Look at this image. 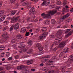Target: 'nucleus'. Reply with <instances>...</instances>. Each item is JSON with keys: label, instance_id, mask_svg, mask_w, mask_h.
I'll list each match as a JSON object with an SVG mask.
<instances>
[{"label": "nucleus", "instance_id": "1", "mask_svg": "<svg viewBox=\"0 0 73 73\" xmlns=\"http://www.w3.org/2000/svg\"><path fill=\"white\" fill-rule=\"evenodd\" d=\"M46 27H43L42 29L40 31L42 33H43V34H42V36H40L39 37V40H43L45 37L48 34V32H46Z\"/></svg>", "mask_w": 73, "mask_h": 73}, {"label": "nucleus", "instance_id": "2", "mask_svg": "<svg viewBox=\"0 0 73 73\" xmlns=\"http://www.w3.org/2000/svg\"><path fill=\"white\" fill-rule=\"evenodd\" d=\"M57 12V10L53 11H49L48 12V14H44V13L42 14L41 15L42 16H43L45 17L44 18H49V17H50V15H53L54 13Z\"/></svg>", "mask_w": 73, "mask_h": 73}, {"label": "nucleus", "instance_id": "3", "mask_svg": "<svg viewBox=\"0 0 73 73\" xmlns=\"http://www.w3.org/2000/svg\"><path fill=\"white\" fill-rule=\"evenodd\" d=\"M73 61V54L72 55L69 57L68 59V62H67L64 63V65H65L66 67L67 66H70V61Z\"/></svg>", "mask_w": 73, "mask_h": 73}, {"label": "nucleus", "instance_id": "4", "mask_svg": "<svg viewBox=\"0 0 73 73\" xmlns=\"http://www.w3.org/2000/svg\"><path fill=\"white\" fill-rule=\"evenodd\" d=\"M2 37H4L5 38V40H7L8 38H9V36L8 35V34L7 33H3L2 34Z\"/></svg>", "mask_w": 73, "mask_h": 73}, {"label": "nucleus", "instance_id": "5", "mask_svg": "<svg viewBox=\"0 0 73 73\" xmlns=\"http://www.w3.org/2000/svg\"><path fill=\"white\" fill-rule=\"evenodd\" d=\"M36 46L38 47V49L40 51H42L43 50V47L41 46V44H37L36 45Z\"/></svg>", "mask_w": 73, "mask_h": 73}, {"label": "nucleus", "instance_id": "6", "mask_svg": "<svg viewBox=\"0 0 73 73\" xmlns=\"http://www.w3.org/2000/svg\"><path fill=\"white\" fill-rule=\"evenodd\" d=\"M19 17H16V18H13L12 19V20L11 21L12 23H15V22H18V20H19Z\"/></svg>", "mask_w": 73, "mask_h": 73}, {"label": "nucleus", "instance_id": "7", "mask_svg": "<svg viewBox=\"0 0 73 73\" xmlns=\"http://www.w3.org/2000/svg\"><path fill=\"white\" fill-rule=\"evenodd\" d=\"M33 60H28L27 61L26 64L27 65H31L33 64Z\"/></svg>", "mask_w": 73, "mask_h": 73}, {"label": "nucleus", "instance_id": "8", "mask_svg": "<svg viewBox=\"0 0 73 73\" xmlns=\"http://www.w3.org/2000/svg\"><path fill=\"white\" fill-rule=\"evenodd\" d=\"M65 42H63L59 44V48H62L65 45Z\"/></svg>", "mask_w": 73, "mask_h": 73}, {"label": "nucleus", "instance_id": "9", "mask_svg": "<svg viewBox=\"0 0 73 73\" xmlns=\"http://www.w3.org/2000/svg\"><path fill=\"white\" fill-rule=\"evenodd\" d=\"M69 16V14L68 13L66 15L63 16L61 18V20H64V19H65L66 18H68V17Z\"/></svg>", "mask_w": 73, "mask_h": 73}, {"label": "nucleus", "instance_id": "10", "mask_svg": "<svg viewBox=\"0 0 73 73\" xmlns=\"http://www.w3.org/2000/svg\"><path fill=\"white\" fill-rule=\"evenodd\" d=\"M19 24L18 23H16L15 25H14V29H15V30H17V29H19Z\"/></svg>", "mask_w": 73, "mask_h": 73}, {"label": "nucleus", "instance_id": "11", "mask_svg": "<svg viewBox=\"0 0 73 73\" xmlns=\"http://www.w3.org/2000/svg\"><path fill=\"white\" fill-rule=\"evenodd\" d=\"M26 6L27 8H31V6L30 3L28 2H26Z\"/></svg>", "mask_w": 73, "mask_h": 73}, {"label": "nucleus", "instance_id": "12", "mask_svg": "<svg viewBox=\"0 0 73 73\" xmlns=\"http://www.w3.org/2000/svg\"><path fill=\"white\" fill-rule=\"evenodd\" d=\"M63 52L64 53H67V52H69V48L68 47L65 48L63 50Z\"/></svg>", "mask_w": 73, "mask_h": 73}, {"label": "nucleus", "instance_id": "13", "mask_svg": "<svg viewBox=\"0 0 73 73\" xmlns=\"http://www.w3.org/2000/svg\"><path fill=\"white\" fill-rule=\"evenodd\" d=\"M34 12H35L34 9H31L29 11V15H32V14H33V13H34Z\"/></svg>", "mask_w": 73, "mask_h": 73}, {"label": "nucleus", "instance_id": "14", "mask_svg": "<svg viewBox=\"0 0 73 73\" xmlns=\"http://www.w3.org/2000/svg\"><path fill=\"white\" fill-rule=\"evenodd\" d=\"M4 11L3 10H1L0 12V17L2 16L3 17L4 15Z\"/></svg>", "mask_w": 73, "mask_h": 73}, {"label": "nucleus", "instance_id": "15", "mask_svg": "<svg viewBox=\"0 0 73 73\" xmlns=\"http://www.w3.org/2000/svg\"><path fill=\"white\" fill-rule=\"evenodd\" d=\"M22 37V36L20 35H18L17 36V38L18 39V40H20V39H21Z\"/></svg>", "mask_w": 73, "mask_h": 73}, {"label": "nucleus", "instance_id": "16", "mask_svg": "<svg viewBox=\"0 0 73 73\" xmlns=\"http://www.w3.org/2000/svg\"><path fill=\"white\" fill-rule=\"evenodd\" d=\"M29 72V70H27L23 68V73H28Z\"/></svg>", "mask_w": 73, "mask_h": 73}, {"label": "nucleus", "instance_id": "17", "mask_svg": "<svg viewBox=\"0 0 73 73\" xmlns=\"http://www.w3.org/2000/svg\"><path fill=\"white\" fill-rule=\"evenodd\" d=\"M64 52H62L59 55V57H64Z\"/></svg>", "mask_w": 73, "mask_h": 73}, {"label": "nucleus", "instance_id": "18", "mask_svg": "<svg viewBox=\"0 0 73 73\" xmlns=\"http://www.w3.org/2000/svg\"><path fill=\"white\" fill-rule=\"evenodd\" d=\"M50 23V21L49 20H45L44 22V24H49Z\"/></svg>", "mask_w": 73, "mask_h": 73}, {"label": "nucleus", "instance_id": "19", "mask_svg": "<svg viewBox=\"0 0 73 73\" xmlns=\"http://www.w3.org/2000/svg\"><path fill=\"white\" fill-rule=\"evenodd\" d=\"M17 69H18V70H20V69H24V68H23V66H19L18 67H17Z\"/></svg>", "mask_w": 73, "mask_h": 73}, {"label": "nucleus", "instance_id": "20", "mask_svg": "<svg viewBox=\"0 0 73 73\" xmlns=\"http://www.w3.org/2000/svg\"><path fill=\"white\" fill-rule=\"evenodd\" d=\"M51 23L52 24H55L56 23V21L54 19H52L51 20Z\"/></svg>", "mask_w": 73, "mask_h": 73}, {"label": "nucleus", "instance_id": "21", "mask_svg": "<svg viewBox=\"0 0 73 73\" xmlns=\"http://www.w3.org/2000/svg\"><path fill=\"white\" fill-rule=\"evenodd\" d=\"M73 30L71 31L70 32L68 33V34L69 35V36H71L73 34Z\"/></svg>", "mask_w": 73, "mask_h": 73}, {"label": "nucleus", "instance_id": "22", "mask_svg": "<svg viewBox=\"0 0 73 73\" xmlns=\"http://www.w3.org/2000/svg\"><path fill=\"white\" fill-rule=\"evenodd\" d=\"M27 44L30 45H31L32 44V40H29L27 42Z\"/></svg>", "mask_w": 73, "mask_h": 73}, {"label": "nucleus", "instance_id": "23", "mask_svg": "<svg viewBox=\"0 0 73 73\" xmlns=\"http://www.w3.org/2000/svg\"><path fill=\"white\" fill-rule=\"evenodd\" d=\"M14 25H13L9 29V31H10V32H11V31H12L13 29L14 28Z\"/></svg>", "mask_w": 73, "mask_h": 73}, {"label": "nucleus", "instance_id": "24", "mask_svg": "<svg viewBox=\"0 0 73 73\" xmlns=\"http://www.w3.org/2000/svg\"><path fill=\"white\" fill-rule=\"evenodd\" d=\"M25 46H22L21 47V48L22 49H23V50H22V51H24V52H25V51H27V50H26V49H24V48H25Z\"/></svg>", "mask_w": 73, "mask_h": 73}, {"label": "nucleus", "instance_id": "25", "mask_svg": "<svg viewBox=\"0 0 73 73\" xmlns=\"http://www.w3.org/2000/svg\"><path fill=\"white\" fill-rule=\"evenodd\" d=\"M23 29V28L20 31V32L21 33H24V32H25L26 31V29Z\"/></svg>", "mask_w": 73, "mask_h": 73}, {"label": "nucleus", "instance_id": "26", "mask_svg": "<svg viewBox=\"0 0 73 73\" xmlns=\"http://www.w3.org/2000/svg\"><path fill=\"white\" fill-rule=\"evenodd\" d=\"M11 13L12 15H14L16 13V11H12Z\"/></svg>", "mask_w": 73, "mask_h": 73}, {"label": "nucleus", "instance_id": "27", "mask_svg": "<svg viewBox=\"0 0 73 73\" xmlns=\"http://www.w3.org/2000/svg\"><path fill=\"white\" fill-rule=\"evenodd\" d=\"M62 37H58V38H56L55 39V40H62Z\"/></svg>", "mask_w": 73, "mask_h": 73}, {"label": "nucleus", "instance_id": "28", "mask_svg": "<svg viewBox=\"0 0 73 73\" xmlns=\"http://www.w3.org/2000/svg\"><path fill=\"white\" fill-rule=\"evenodd\" d=\"M4 49V46H0V50H3Z\"/></svg>", "mask_w": 73, "mask_h": 73}, {"label": "nucleus", "instance_id": "29", "mask_svg": "<svg viewBox=\"0 0 73 73\" xmlns=\"http://www.w3.org/2000/svg\"><path fill=\"white\" fill-rule=\"evenodd\" d=\"M4 19H5V17H2L1 18V19H0V21L1 22L3 21L4 20Z\"/></svg>", "mask_w": 73, "mask_h": 73}, {"label": "nucleus", "instance_id": "30", "mask_svg": "<svg viewBox=\"0 0 73 73\" xmlns=\"http://www.w3.org/2000/svg\"><path fill=\"white\" fill-rule=\"evenodd\" d=\"M41 5L44 6V5H47V4H46V2H43V3L41 4Z\"/></svg>", "mask_w": 73, "mask_h": 73}, {"label": "nucleus", "instance_id": "31", "mask_svg": "<svg viewBox=\"0 0 73 73\" xmlns=\"http://www.w3.org/2000/svg\"><path fill=\"white\" fill-rule=\"evenodd\" d=\"M62 30H60L58 31L57 33H59V34L61 35V33H62Z\"/></svg>", "mask_w": 73, "mask_h": 73}, {"label": "nucleus", "instance_id": "32", "mask_svg": "<svg viewBox=\"0 0 73 73\" xmlns=\"http://www.w3.org/2000/svg\"><path fill=\"white\" fill-rule=\"evenodd\" d=\"M57 5H61V2H60V1H58V2H57L56 3Z\"/></svg>", "mask_w": 73, "mask_h": 73}, {"label": "nucleus", "instance_id": "33", "mask_svg": "<svg viewBox=\"0 0 73 73\" xmlns=\"http://www.w3.org/2000/svg\"><path fill=\"white\" fill-rule=\"evenodd\" d=\"M51 60H53L54 61H56V58L55 57H53L51 59Z\"/></svg>", "mask_w": 73, "mask_h": 73}, {"label": "nucleus", "instance_id": "34", "mask_svg": "<svg viewBox=\"0 0 73 73\" xmlns=\"http://www.w3.org/2000/svg\"><path fill=\"white\" fill-rule=\"evenodd\" d=\"M16 1V0H11V3L13 4Z\"/></svg>", "mask_w": 73, "mask_h": 73}, {"label": "nucleus", "instance_id": "35", "mask_svg": "<svg viewBox=\"0 0 73 73\" xmlns=\"http://www.w3.org/2000/svg\"><path fill=\"white\" fill-rule=\"evenodd\" d=\"M10 54L9 52H7L6 54V55L7 57H9Z\"/></svg>", "mask_w": 73, "mask_h": 73}, {"label": "nucleus", "instance_id": "36", "mask_svg": "<svg viewBox=\"0 0 73 73\" xmlns=\"http://www.w3.org/2000/svg\"><path fill=\"white\" fill-rule=\"evenodd\" d=\"M32 50H29L28 52H27V54H29L30 53H32Z\"/></svg>", "mask_w": 73, "mask_h": 73}, {"label": "nucleus", "instance_id": "37", "mask_svg": "<svg viewBox=\"0 0 73 73\" xmlns=\"http://www.w3.org/2000/svg\"><path fill=\"white\" fill-rule=\"evenodd\" d=\"M29 34V32H28L27 31L26 32L25 36H28V35Z\"/></svg>", "mask_w": 73, "mask_h": 73}, {"label": "nucleus", "instance_id": "38", "mask_svg": "<svg viewBox=\"0 0 73 73\" xmlns=\"http://www.w3.org/2000/svg\"><path fill=\"white\" fill-rule=\"evenodd\" d=\"M64 69H65V68L64 67L62 68V73H64V72H65Z\"/></svg>", "mask_w": 73, "mask_h": 73}, {"label": "nucleus", "instance_id": "39", "mask_svg": "<svg viewBox=\"0 0 73 73\" xmlns=\"http://www.w3.org/2000/svg\"><path fill=\"white\" fill-rule=\"evenodd\" d=\"M60 34H59V33H56V35H55V36H56V37H59V36H60Z\"/></svg>", "mask_w": 73, "mask_h": 73}, {"label": "nucleus", "instance_id": "40", "mask_svg": "<svg viewBox=\"0 0 73 73\" xmlns=\"http://www.w3.org/2000/svg\"><path fill=\"white\" fill-rule=\"evenodd\" d=\"M50 57L49 55H47L45 56L44 57L42 58H49Z\"/></svg>", "mask_w": 73, "mask_h": 73}, {"label": "nucleus", "instance_id": "41", "mask_svg": "<svg viewBox=\"0 0 73 73\" xmlns=\"http://www.w3.org/2000/svg\"><path fill=\"white\" fill-rule=\"evenodd\" d=\"M71 30V29H68L66 31V33H68L69 32V31H70Z\"/></svg>", "mask_w": 73, "mask_h": 73}, {"label": "nucleus", "instance_id": "42", "mask_svg": "<svg viewBox=\"0 0 73 73\" xmlns=\"http://www.w3.org/2000/svg\"><path fill=\"white\" fill-rule=\"evenodd\" d=\"M50 38H54V37H55L54 35H50L49 36Z\"/></svg>", "mask_w": 73, "mask_h": 73}, {"label": "nucleus", "instance_id": "43", "mask_svg": "<svg viewBox=\"0 0 73 73\" xmlns=\"http://www.w3.org/2000/svg\"><path fill=\"white\" fill-rule=\"evenodd\" d=\"M66 4H67V2H66V1L64 2L63 3V5H65Z\"/></svg>", "mask_w": 73, "mask_h": 73}, {"label": "nucleus", "instance_id": "44", "mask_svg": "<svg viewBox=\"0 0 73 73\" xmlns=\"http://www.w3.org/2000/svg\"><path fill=\"white\" fill-rule=\"evenodd\" d=\"M48 61V59H44L43 60V62L45 63V62H46V61Z\"/></svg>", "mask_w": 73, "mask_h": 73}, {"label": "nucleus", "instance_id": "45", "mask_svg": "<svg viewBox=\"0 0 73 73\" xmlns=\"http://www.w3.org/2000/svg\"><path fill=\"white\" fill-rule=\"evenodd\" d=\"M33 20L34 21V22H35V23L36 22H37V21H38V19H33Z\"/></svg>", "mask_w": 73, "mask_h": 73}, {"label": "nucleus", "instance_id": "46", "mask_svg": "<svg viewBox=\"0 0 73 73\" xmlns=\"http://www.w3.org/2000/svg\"><path fill=\"white\" fill-rule=\"evenodd\" d=\"M36 32L38 33V32H39L40 31V29H36Z\"/></svg>", "mask_w": 73, "mask_h": 73}, {"label": "nucleus", "instance_id": "47", "mask_svg": "<svg viewBox=\"0 0 73 73\" xmlns=\"http://www.w3.org/2000/svg\"><path fill=\"white\" fill-rule=\"evenodd\" d=\"M4 23H5V24H6V25H7L8 24V21H5L4 22Z\"/></svg>", "mask_w": 73, "mask_h": 73}, {"label": "nucleus", "instance_id": "48", "mask_svg": "<svg viewBox=\"0 0 73 73\" xmlns=\"http://www.w3.org/2000/svg\"><path fill=\"white\" fill-rule=\"evenodd\" d=\"M23 6H26V2H24L22 4Z\"/></svg>", "mask_w": 73, "mask_h": 73}, {"label": "nucleus", "instance_id": "49", "mask_svg": "<svg viewBox=\"0 0 73 73\" xmlns=\"http://www.w3.org/2000/svg\"><path fill=\"white\" fill-rule=\"evenodd\" d=\"M72 21V19H69L68 20V21H67V23H69V22H70Z\"/></svg>", "mask_w": 73, "mask_h": 73}, {"label": "nucleus", "instance_id": "50", "mask_svg": "<svg viewBox=\"0 0 73 73\" xmlns=\"http://www.w3.org/2000/svg\"><path fill=\"white\" fill-rule=\"evenodd\" d=\"M54 44H55V45H57L58 44V43H57V41H55L54 42Z\"/></svg>", "mask_w": 73, "mask_h": 73}, {"label": "nucleus", "instance_id": "51", "mask_svg": "<svg viewBox=\"0 0 73 73\" xmlns=\"http://www.w3.org/2000/svg\"><path fill=\"white\" fill-rule=\"evenodd\" d=\"M46 67H44L43 69V70H44V71H45V70H47V69H46Z\"/></svg>", "mask_w": 73, "mask_h": 73}, {"label": "nucleus", "instance_id": "52", "mask_svg": "<svg viewBox=\"0 0 73 73\" xmlns=\"http://www.w3.org/2000/svg\"><path fill=\"white\" fill-rule=\"evenodd\" d=\"M7 28H8V27L7 26L6 27H5V28L4 29V31H5V30H6V29H7Z\"/></svg>", "mask_w": 73, "mask_h": 73}, {"label": "nucleus", "instance_id": "53", "mask_svg": "<svg viewBox=\"0 0 73 73\" xmlns=\"http://www.w3.org/2000/svg\"><path fill=\"white\" fill-rule=\"evenodd\" d=\"M69 35L68 34H67V35H66L65 36V37L66 38H67V37H69Z\"/></svg>", "mask_w": 73, "mask_h": 73}, {"label": "nucleus", "instance_id": "54", "mask_svg": "<svg viewBox=\"0 0 73 73\" xmlns=\"http://www.w3.org/2000/svg\"><path fill=\"white\" fill-rule=\"evenodd\" d=\"M12 57H9L8 59V60H12Z\"/></svg>", "mask_w": 73, "mask_h": 73}, {"label": "nucleus", "instance_id": "55", "mask_svg": "<svg viewBox=\"0 0 73 73\" xmlns=\"http://www.w3.org/2000/svg\"><path fill=\"white\" fill-rule=\"evenodd\" d=\"M67 57L66 54H65L64 56V57H63L62 58H65V57Z\"/></svg>", "mask_w": 73, "mask_h": 73}, {"label": "nucleus", "instance_id": "56", "mask_svg": "<svg viewBox=\"0 0 73 73\" xmlns=\"http://www.w3.org/2000/svg\"><path fill=\"white\" fill-rule=\"evenodd\" d=\"M31 70L33 72H35V69H31Z\"/></svg>", "mask_w": 73, "mask_h": 73}, {"label": "nucleus", "instance_id": "57", "mask_svg": "<svg viewBox=\"0 0 73 73\" xmlns=\"http://www.w3.org/2000/svg\"><path fill=\"white\" fill-rule=\"evenodd\" d=\"M31 1H34V2L36 3V2H37L38 1V0H31Z\"/></svg>", "mask_w": 73, "mask_h": 73}, {"label": "nucleus", "instance_id": "58", "mask_svg": "<svg viewBox=\"0 0 73 73\" xmlns=\"http://www.w3.org/2000/svg\"><path fill=\"white\" fill-rule=\"evenodd\" d=\"M53 71H49L48 72V73H53Z\"/></svg>", "mask_w": 73, "mask_h": 73}, {"label": "nucleus", "instance_id": "59", "mask_svg": "<svg viewBox=\"0 0 73 73\" xmlns=\"http://www.w3.org/2000/svg\"><path fill=\"white\" fill-rule=\"evenodd\" d=\"M11 41L13 43H14L15 41V40H12Z\"/></svg>", "mask_w": 73, "mask_h": 73}, {"label": "nucleus", "instance_id": "60", "mask_svg": "<svg viewBox=\"0 0 73 73\" xmlns=\"http://www.w3.org/2000/svg\"><path fill=\"white\" fill-rule=\"evenodd\" d=\"M3 70V68L2 67H0V71H1V70Z\"/></svg>", "mask_w": 73, "mask_h": 73}, {"label": "nucleus", "instance_id": "61", "mask_svg": "<svg viewBox=\"0 0 73 73\" xmlns=\"http://www.w3.org/2000/svg\"><path fill=\"white\" fill-rule=\"evenodd\" d=\"M49 62H50V63L53 62V60H49Z\"/></svg>", "mask_w": 73, "mask_h": 73}, {"label": "nucleus", "instance_id": "62", "mask_svg": "<svg viewBox=\"0 0 73 73\" xmlns=\"http://www.w3.org/2000/svg\"><path fill=\"white\" fill-rule=\"evenodd\" d=\"M40 66H44V64L43 63L41 64H40Z\"/></svg>", "mask_w": 73, "mask_h": 73}, {"label": "nucleus", "instance_id": "63", "mask_svg": "<svg viewBox=\"0 0 73 73\" xmlns=\"http://www.w3.org/2000/svg\"><path fill=\"white\" fill-rule=\"evenodd\" d=\"M2 6V2H0V6L1 7Z\"/></svg>", "mask_w": 73, "mask_h": 73}, {"label": "nucleus", "instance_id": "64", "mask_svg": "<svg viewBox=\"0 0 73 73\" xmlns=\"http://www.w3.org/2000/svg\"><path fill=\"white\" fill-rule=\"evenodd\" d=\"M65 8H69V7L68 6L66 5V6H65Z\"/></svg>", "mask_w": 73, "mask_h": 73}]
</instances>
